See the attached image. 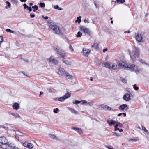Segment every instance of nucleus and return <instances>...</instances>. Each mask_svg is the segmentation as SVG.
Masks as SVG:
<instances>
[{"label":"nucleus","instance_id":"28","mask_svg":"<svg viewBox=\"0 0 149 149\" xmlns=\"http://www.w3.org/2000/svg\"><path fill=\"white\" fill-rule=\"evenodd\" d=\"M65 100L63 96L58 98V101L63 102Z\"/></svg>","mask_w":149,"mask_h":149},{"label":"nucleus","instance_id":"33","mask_svg":"<svg viewBox=\"0 0 149 149\" xmlns=\"http://www.w3.org/2000/svg\"><path fill=\"white\" fill-rule=\"evenodd\" d=\"M113 136H116L118 137H119L120 136V134H117L116 132H113Z\"/></svg>","mask_w":149,"mask_h":149},{"label":"nucleus","instance_id":"56","mask_svg":"<svg viewBox=\"0 0 149 149\" xmlns=\"http://www.w3.org/2000/svg\"><path fill=\"white\" fill-rule=\"evenodd\" d=\"M94 3L95 5V7L97 8H98V7L97 6L96 3L95 1L94 2Z\"/></svg>","mask_w":149,"mask_h":149},{"label":"nucleus","instance_id":"9","mask_svg":"<svg viewBox=\"0 0 149 149\" xmlns=\"http://www.w3.org/2000/svg\"><path fill=\"white\" fill-rule=\"evenodd\" d=\"M90 51L88 49H86L85 48H83L82 50V52L84 55L86 57L88 56V55Z\"/></svg>","mask_w":149,"mask_h":149},{"label":"nucleus","instance_id":"63","mask_svg":"<svg viewBox=\"0 0 149 149\" xmlns=\"http://www.w3.org/2000/svg\"><path fill=\"white\" fill-rule=\"evenodd\" d=\"M122 115V113H119L118 115V116H121Z\"/></svg>","mask_w":149,"mask_h":149},{"label":"nucleus","instance_id":"21","mask_svg":"<svg viewBox=\"0 0 149 149\" xmlns=\"http://www.w3.org/2000/svg\"><path fill=\"white\" fill-rule=\"evenodd\" d=\"M10 114L14 116L15 118H20V115L17 113H10Z\"/></svg>","mask_w":149,"mask_h":149},{"label":"nucleus","instance_id":"5","mask_svg":"<svg viewBox=\"0 0 149 149\" xmlns=\"http://www.w3.org/2000/svg\"><path fill=\"white\" fill-rule=\"evenodd\" d=\"M79 30L81 31H83L84 33L90 36V32L88 29L84 26H81L79 27Z\"/></svg>","mask_w":149,"mask_h":149},{"label":"nucleus","instance_id":"16","mask_svg":"<svg viewBox=\"0 0 149 149\" xmlns=\"http://www.w3.org/2000/svg\"><path fill=\"white\" fill-rule=\"evenodd\" d=\"M111 65L110 69L116 70L118 69V65L114 63H111Z\"/></svg>","mask_w":149,"mask_h":149},{"label":"nucleus","instance_id":"11","mask_svg":"<svg viewBox=\"0 0 149 149\" xmlns=\"http://www.w3.org/2000/svg\"><path fill=\"white\" fill-rule=\"evenodd\" d=\"M49 61L50 62H52V63L55 65L57 64L58 63V61L54 58H53L51 57L49 59Z\"/></svg>","mask_w":149,"mask_h":149},{"label":"nucleus","instance_id":"19","mask_svg":"<svg viewBox=\"0 0 149 149\" xmlns=\"http://www.w3.org/2000/svg\"><path fill=\"white\" fill-rule=\"evenodd\" d=\"M127 106L126 104H123L120 106L118 107L119 109L122 111L125 109V108H126Z\"/></svg>","mask_w":149,"mask_h":149},{"label":"nucleus","instance_id":"2","mask_svg":"<svg viewBox=\"0 0 149 149\" xmlns=\"http://www.w3.org/2000/svg\"><path fill=\"white\" fill-rule=\"evenodd\" d=\"M48 25L51 29V31L53 33L58 35H63V33L59 27L54 24L52 20L47 22Z\"/></svg>","mask_w":149,"mask_h":149},{"label":"nucleus","instance_id":"62","mask_svg":"<svg viewBox=\"0 0 149 149\" xmlns=\"http://www.w3.org/2000/svg\"><path fill=\"white\" fill-rule=\"evenodd\" d=\"M107 148L109 149H114L113 147H108Z\"/></svg>","mask_w":149,"mask_h":149},{"label":"nucleus","instance_id":"10","mask_svg":"<svg viewBox=\"0 0 149 149\" xmlns=\"http://www.w3.org/2000/svg\"><path fill=\"white\" fill-rule=\"evenodd\" d=\"M130 95L128 93H126L123 96V98L125 101H128L130 100Z\"/></svg>","mask_w":149,"mask_h":149},{"label":"nucleus","instance_id":"47","mask_svg":"<svg viewBox=\"0 0 149 149\" xmlns=\"http://www.w3.org/2000/svg\"><path fill=\"white\" fill-rule=\"evenodd\" d=\"M80 102H81L80 101L77 100H75L74 102V103H73L74 104H77L80 103Z\"/></svg>","mask_w":149,"mask_h":149},{"label":"nucleus","instance_id":"4","mask_svg":"<svg viewBox=\"0 0 149 149\" xmlns=\"http://www.w3.org/2000/svg\"><path fill=\"white\" fill-rule=\"evenodd\" d=\"M53 49L57 55L62 57L63 59H64L65 57L67 56V54L60 46H57L56 47H54Z\"/></svg>","mask_w":149,"mask_h":149},{"label":"nucleus","instance_id":"12","mask_svg":"<svg viewBox=\"0 0 149 149\" xmlns=\"http://www.w3.org/2000/svg\"><path fill=\"white\" fill-rule=\"evenodd\" d=\"M111 63L106 62L102 64V66L103 67H105L109 69H110V65H111Z\"/></svg>","mask_w":149,"mask_h":149},{"label":"nucleus","instance_id":"3","mask_svg":"<svg viewBox=\"0 0 149 149\" xmlns=\"http://www.w3.org/2000/svg\"><path fill=\"white\" fill-rule=\"evenodd\" d=\"M131 58L133 61L136 60L139 58V48L136 47H134L133 48L132 52L129 51Z\"/></svg>","mask_w":149,"mask_h":149},{"label":"nucleus","instance_id":"6","mask_svg":"<svg viewBox=\"0 0 149 149\" xmlns=\"http://www.w3.org/2000/svg\"><path fill=\"white\" fill-rule=\"evenodd\" d=\"M7 140L4 136L0 137V143L2 145H6L7 142Z\"/></svg>","mask_w":149,"mask_h":149},{"label":"nucleus","instance_id":"44","mask_svg":"<svg viewBox=\"0 0 149 149\" xmlns=\"http://www.w3.org/2000/svg\"><path fill=\"white\" fill-rule=\"evenodd\" d=\"M3 37L2 36H0V42H2L3 41ZM1 45V43H0V46Z\"/></svg>","mask_w":149,"mask_h":149},{"label":"nucleus","instance_id":"14","mask_svg":"<svg viewBox=\"0 0 149 149\" xmlns=\"http://www.w3.org/2000/svg\"><path fill=\"white\" fill-rule=\"evenodd\" d=\"M6 144H7L6 147L9 149H12L13 148H15V146L13 144L9 142H7Z\"/></svg>","mask_w":149,"mask_h":149},{"label":"nucleus","instance_id":"58","mask_svg":"<svg viewBox=\"0 0 149 149\" xmlns=\"http://www.w3.org/2000/svg\"><path fill=\"white\" fill-rule=\"evenodd\" d=\"M107 48H105L103 50V52L104 53L106 51H107Z\"/></svg>","mask_w":149,"mask_h":149},{"label":"nucleus","instance_id":"39","mask_svg":"<svg viewBox=\"0 0 149 149\" xmlns=\"http://www.w3.org/2000/svg\"><path fill=\"white\" fill-rule=\"evenodd\" d=\"M141 126L142 129L145 132L147 133L148 132V130H146V129L145 128V127H144L142 125H141Z\"/></svg>","mask_w":149,"mask_h":149},{"label":"nucleus","instance_id":"15","mask_svg":"<svg viewBox=\"0 0 149 149\" xmlns=\"http://www.w3.org/2000/svg\"><path fill=\"white\" fill-rule=\"evenodd\" d=\"M92 48L96 50H98L99 47L97 43L94 42L93 44L92 45Z\"/></svg>","mask_w":149,"mask_h":149},{"label":"nucleus","instance_id":"8","mask_svg":"<svg viewBox=\"0 0 149 149\" xmlns=\"http://www.w3.org/2000/svg\"><path fill=\"white\" fill-rule=\"evenodd\" d=\"M136 40L139 42H142V38L141 34H138L136 35Z\"/></svg>","mask_w":149,"mask_h":149},{"label":"nucleus","instance_id":"60","mask_svg":"<svg viewBox=\"0 0 149 149\" xmlns=\"http://www.w3.org/2000/svg\"><path fill=\"white\" fill-rule=\"evenodd\" d=\"M21 2H26L27 0H20Z\"/></svg>","mask_w":149,"mask_h":149},{"label":"nucleus","instance_id":"55","mask_svg":"<svg viewBox=\"0 0 149 149\" xmlns=\"http://www.w3.org/2000/svg\"><path fill=\"white\" fill-rule=\"evenodd\" d=\"M30 16L31 18H33L35 17V15L34 14H30Z\"/></svg>","mask_w":149,"mask_h":149},{"label":"nucleus","instance_id":"38","mask_svg":"<svg viewBox=\"0 0 149 149\" xmlns=\"http://www.w3.org/2000/svg\"><path fill=\"white\" fill-rule=\"evenodd\" d=\"M125 1V0H116V2L117 3H123Z\"/></svg>","mask_w":149,"mask_h":149},{"label":"nucleus","instance_id":"27","mask_svg":"<svg viewBox=\"0 0 149 149\" xmlns=\"http://www.w3.org/2000/svg\"><path fill=\"white\" fill-rule=\"evenodd\" d=\"M139 61L140 62H141L142 64H145L146 65H148V66H149V65L147 64V63H146L145 62V61H144V60H143L142 59H140L139 60Z\"/></svg>","mask_w":149,"mask_h":149},{"label":"nucleus","instance_id":"1","mask_svg":"<svg viewBox=\"0 0 149 149\" xmlns=\"http://www.w3.org/2000/svg\"><path fill=\"white\" fill-rule=\"evenodd\" d=\"M117 64L118 65V69L119 68L125 70L131 69L132 71H134L137 74L139 73L140 69L137 66L134 64H132L128 67L127 64L122 60H116Z\"/></svg>","mask_w":149,"mask_h":149},{"label":"nucleus","instance_id":"61","mask_svg":"<svg viewBox=\"0 0 149 149\" xmlns=\"http://www.w3.org/2000/svg\"><path fill=\"white\" fill-rule=\"evenodd\" d=\"M54 101H58V98H54Z\"/></svg>","mask_w":149,"mask_h":149},{"label":"nucleus","instance_id":"30","mask_svg":"<svg viewBox=\"0 0 149 149\" xmlns=\"http://www.w3.org/2000/svg\"><path fill=\"white\" fill-rule=\"evenodd\" d=\"M10 1L12 4H16L18 2L17 0H11Z\"/></svg>","mask_w":149,"mask_h":149},{"label":"nucleus","instance_id":"31","mask_svg":"<svg viewBox=\"0 0 149 149\" xmlns=\"http://www.w3.org/2000/svg\"><path fill=\"white\" fill-rule=\"evenodd\" d=\"M54 8L55 9H58L59 10H62V9L61 8L59 7L58 5H56L55 6Z\"/></svg>","mask_w":149,"mask_h":149},{"label":"nucleus","instance_id":"36","mask_svg":"<svg viewBox=\"0 0 149 149\" xmlns=\"http://www.w3.org/2000/svg\"><path fill=\"white\" fill-rule=\"evenodd\" d=\"M39 5L41 8H44L45 7V4L44 3L41 2L39 3Z\"/></svg>","mask_w":149,"mask_h":149},{"label":"nucleus","instance_id":"48","mask_svg":"<svg viewBox=\"0 0 149 149\" xmlns=\"http://www.w3.org/2000/svg\"><path fill=\"white\" fill-rule=\"evenodd\" d=\"M28 143L27 142H26V141H25V142H24V143H23V146H24L27 147V144H28Z\"/></svg>","mask_w":149,"mask_h":149},{"label":"nucleus","instance_id":"35","mask_svg":"<svg viewBox=\"0 0 149 149\" xmlns=\"http://www.w3.org/2000/svg\"><path fill=\"white\" fill-rule=\"evenodd\" d=\"M137 141V139H134L130 138L129 139V141L132 142H135Z\"/></svg>","mask_w":149,"mask_h":149},{"label":"nucleus","instance_id":"54","mask_svg":"<svg viewBox=\"0 0 149 149\" xmlns=\"http://www.w3.org/2000/svg\"><path fill=\"white\" fill-rule=\"evenodd\" d=\"M118 126L120 127H122L123 126V125L122 123H120L119 122H118Z\"/></svg>","mask_w":149,"mask_h":149},{"label":"nucleus","instance_id":"53","mask_svg":"<svg viewBox=\"0 0 149 149\" xmlns=\"http://www.w3.org/2000/svg\"><path fill=\"white\" fill-rule=\"evenodd\" d=\"M84 22H85V23H86V22H87L88 23H89V20H88V19H85L84 20Z\"/></svg>","mask_w":149,"mask_h":149},{"label":"nucleus","instance_id":"26","mask_svg":"<svg viewBox=\"0 0 149 149\" xmlns=\"http://www.w3.org/2000/svg\"><path fill=\"white\" fill-rule=\"evenodd\" d=\"M65 75L68 77V79H72L73 78L72 76L70 74L66 72Z\"/></svg>","mask_w":149,"mask_h":149},{"label":"nucleus","instance_id":"37","mask_svg":"<svg viewBox=\"0 0 149 149\" xmlns=\"http://www.w3.org/2000/svg\"><path fill=\"white\" fill-rule=\"evenodd\" d=\"M63 62L66 64H67V65H69V64H70V62L68 61V60H63Z\"/></svg>","mask_w":149,"mask_h":149},{"label":"nucleus","instance_id":"20","mask_svg":"<svg viewBox=\"0 0 149 149\" xmlns=\"http://www.w3.org/2000/svg\"><path fill=\"white\" fill-rule=\"evenodd\" d=\"M65 99L70 97L71 96V93L68 92L66 93L63 96Z\"/></svg>","mask_w":149,"mask_h":149},{"label":"nucleus","instance_id":"17","mask_svg":"<svg viewBox=\"0 0 149 149\" xmlns=\"http://www.w3.org/2000/svg\"><path fill=\"white\" fill-rule=\"evenodd\" d=\"M19 104L17 103H15L12 106V107L13 109L16 110L19 109Z\"/></svg>","mask_w":149,"mask_h":149},{"label":"nucleus","instance_id":"41","mask_svg":"<svg viewBox=\"0 0 149 149\" xmlns=\"http://www.w3.org/2000/svg\"><path fill=\"white\" fill-rule=\"evenodd\" d=\"M5 125H1V127H2L4 128V129H5L6 130H8V127H7L6 126H5Z\"/></svg>","mask_w":149,"mask_h":149},{"label":"nucleus","instance_id":"57","mask_svg":"<svg viewBox=\"0 0 149 149\" xmlns=\"http://www.w3.org/2000/svg\"><path fill=\"white\" fill-rule=\"evenodd\" d=\"M119 129L118 128V127H116V128H115V129H114V130L115 131H116L117 130H118L119 131Z\"/></svg>","mask_w":149,"mask_h":149},{"label":"nucleus","instance_id":"50","mask_svg":"<svg viewBox=\"0 0 149 149\" xmlns=\"http://www.w3.org/2000/svg\"><path fill=\"white\" fill-rule=\"evenodd\" d=\"M23 6H24V9L27 8L28 6L26 5V4H24L23 5Z\"/></svg>","mask_w":149,"mask_h":149},{"label":"nucleus","instance_id":"22","mask_svg":"<svg viewBox=\"0 0 149 149\" xmlns=\"http://www.w3.org/2000/svg\"><path fill=\"white\" fill-rule=\"evenodd\" d=\"M68 109L72 113H74L75 114H77V111L73 109L68 107Z\"/></svg>","mask_w":149,"mask_h":149},{"label":"nucleus","instance_id":"24","mask_svg":"<svg viewBox=\"0 0 149 149\" xmlns=\"http://www.w3.org/2000/svg\"><path fill=\"white\" fill-rule=\"evenodd\" d=\"M27 147L29 149H32L33 147V144L31 143H28L27 144Z\"/></svg>","mask_w":149,"mask_h":149},{"label":"nucleus","instance_id":"46","mask_svg":"<svg viewBox=\"0 0 149 149\" xmlns=\"http://www.w3.org/2000/svg\"><path fill=\"white\" fill-rule=\"evenodd\" d=\"M69 48L70 50L72 52L73 51L74 49L73 48V47H72V46L71 45H70L69 46Z\"/></svg>","mask_w":149,"mask_h":149},{"label":"nucleus","instance_id":"34","mask_svg":"<svg viewBox=\"0 0 149 149\" xmlns=\"http://www.w3.org/2000/svg\"><path fill=\"white\" fill-rule=\"evenodd\" d=\"M6 31L8 32H10V33H14V31L12 30H11L9 29H6Z\"/></svg>","mask_w":149,"mask_h":149},{"label":"nucleus","instance_id":"18","mask_svg":"<svg viewBox=\"0 0 149 149\" xmlns=\"http://www.w3.org/2000/svg\"><path fill=\"white\" fill-rule=\"evenodd\" d=\"M101 109L102 110H104L105 109L106 107H108V111H110L111 109V108L109 107L108 106L105 105H100Z\"/></svg>","mask_w":149,"mask_h":149},{"label":"nucleus","instance_id":"51","mask_svg":"<svg viewBox=\"0 0 149 149\" xmlns=\"http://www.w3.org/2000/svg\"><path fill=\"white\" fill-rule=\"evenodd\" d=\"M32 8L31 7V6H30V7H28L27 9V10H28L29 11H32Z\"/></svg>","mask_w":149,"mask_h":149},{"label":"nucleus","instance_id":"7","mask_svg":"<svg viewBox=\"0 0 149 149\" xmlns=\"http://www.w3.org/2000/svg\"><path fill=\"white\" fill-rule=\"evenodd\" d=\"M58 72L59 75H65L66 73L64 69L62 68H59Z\"/></svg>","mask_w":149,"mask_h":149},{"label":"nucleus","instance_id":"29","mask_svg":"<svg viewBox=\"0 0 149 149\" xmlns=\"http://www.w3.org/2000/svg\"><path fill=\"white\" fill-rule=\"evenodd\" d=\"M72 129H74L76 131H78L79 133H80V132H81V129L78 128L72 127Z\"/></svg>","mask_w":149,"mask_h":149},{"label":"nucleus","instance_id":"13","mask_svg":"<svg viewBox=\"0 0 149 149\" xmlns=\"http://www.w3.org/2000/svg\"><path fill=\"white\" fill-rule=\"evenodd\" d=\"M107 123L109 124V126H111L116 123V121L112 120H110L108 119L107 120Z\"/></svg>","mask_w":149,"mask_h":149},{"label":"nucleus","instance_id":"42","mask_svg":"<svg viewBox=\"0 0 149 149\" xmlns=\"http://www.w3.org/2000/svg\"><path fill=\"white\" fill-rule=\"evenodd\" d=\"M32 8L33 9H35L36 10H38V7L36 5H35L34 6H32Z\"/></svg>","mask_w":149,"mask_h":149},{"label":"nucleus","instance_id":"64","mask_svg":"<svg viewBox=\"0 0 149 149\" xmlns=\"http://www.w3.org/2000/svg\"><path fill=\"white\" fill-rule=\"evenodd\" d=\"M48 18V17L47 16H46V17H44V19H47Z\"/></svg>","mask_w":149,"mask_h":149},{"label":"nucleus","instance_id":"43","mask_svg":"<svg viewBox=\"0 0 149 149\" xmlns=\"http://www.w3.org/2000/svg\"><path fill=\"white\" fill-rule=\"evenodd\" d=\"M47 90L48 91V92L49 93H51L52 92H53V91H52V90L53 89L52 88H47Z\"/></svg>","mask_w":149,"mask_h":149},{"label":"nucleus","instance_id":"52","mask_svg":"<svg viewBox=\"0 0 149 149\" xmlns=\"http://www.w3.org/2000/svg\"><path fill=\"white\" fill-rule=\"evenodd\" d=\"M118 122L116 121V123H115L116 125L114 126V128H116V127H117L118 126Z\"/></svg>","mask_w":149,"mask_h":149},{"label":"nucleus","instance_id":"59","mask_svg":"<svg viewBox=\"0 0 149 149\" xmlns=\"http://www.w3.org/2000/svg\"><path fill=\"white\" fill-rule=\"evenodd\" d=\"M122 82L124 83H126V80L125 79H123L122 80Z\"/></svg>","mask_w":149,"mask_h":149},{"label":"nucleus","instance_id":"49","mask_svg":"<svg viewBox=\"0 0 149 149\" xmlns=\"http://www.w3.org/2000/svg\"><path fill=\"white\" fill-rule=\"evenodd\" d=\"M6 3L8 5H7L8 7H9V8H10V5H11V4H10V3L8 1H6Z\"/></svg>","mask_w":149,"mask_h":149},{"label":"nucleus","instance_id":"23","mask_svg":"<svg viewBox=\"0 0 149 149\" xmlns=\"http://www.w3.org/2000/svg\"><path fill=\"white\" fill-rule=\"evenodd\" d=\"M49 137L53 139H56V140H59L58 139L57 137L55 135L50 134L49 135Z\"/></svg>","mask_w":149,"mask_h":149},{"label":"nucleus","instance_id":"32","mask_svg":"<svg viewBox=\"0 0 149 149\" xmlns=\"http://www.w3.org/2000/svg\"><path fill=\"white\" fill-rule=\"evenodd\" d=\"M82 35V33L80 31H78L77 32V34L76 35V36L77 37H81Z\"/></svg>","mask_w":149,"mask_h":149},{"label":"nucleus","instance_id":"40","mask_svg":"<svg viewBox=\"0 0 149 149\" xmlns=\"http://www.w3.org/2000/svg\"><path fill=\"white\" fill-rule=\"evenodd\" d=\"M133 88L135 90H137L139 89V88L137 86L136 84H134L133 85Z\"/></svg>","mask_w":149,"mask_h":149},{"label":"nucleus","instance_id":"45","mask_svg":"<svg viewBox=\"0 0 149 149\" xmlns=\"http://www.w3.org/2000/svg\"><path fill=\"white\" fill-rule=\"evenodd\" d=\"M59 110V109L58 108H56L54 109L53 110L54 112L55 113H58V111Z\"/></svg>","mask_w":149,"mask_h":149},{"label":"nucleus","instance_id":"25","mask_svg":"<svg viewBox=\"0 0 149 149\" xmlns=\"http://www.w3.org/2000/svg\"><path fill=\"white\" fill-rule=\"evenodd\" d=\"M81 17L80 16L78 17L77 18V20H75V22L76 23L78 22L79 23L81 22Z\"/></svg>","mask_w":149,"mask_h":149}]
</instances>
